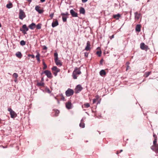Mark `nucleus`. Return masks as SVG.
<instances>
[{"label":"nucleus","mask_w":158,"mask_h":158,"mask_svg":"<svg viewBox=\"0 0 158 158\" xmlns=\"http://www.w3.org/2000/svg\"><path fill=\"white\" fill-rule=\"evenodd\" d=\"M91 45L90 41H88L86 43V46L85 48V50L86 51H90L91 49Z\"/></svg>","instance_id":"9b49d317"},{"label":"nucleus","mask_w":158,"mask_h":158,"mask_svg":"<svg viewBox=\"0 0 158 158\" xmlns=\"http://www.w3.org/2000/svg\"><path fill=\"white\" fill-rule=\"evenodd\" d=\"M47 49V48L46 47V46H44V50H46Z\"/></svg>","instance_id":"603ef678"},{"label":"nucleus","mask_w":158,"mask_h":158,"mask_svg":"<svg viewBox=\"0 0 158 158\" xmlns=\"http://www.w3.org/2000/svg\"><path fill=\"white\" fill-rule=\"evenodd\" d=\"M88 53L87 52L84 53V56L85 57H87L88 56Z\"/></svg>","instance_id":"a19ab883"},{"label":"nucleus","mask_w":158,"mask_h":158,"mask_svg":"<svg viewBox=\"0 0 158 158\" xmlns=\"http://www.w3.org/2000/svg\"><path fill=\"white\" fill-rule=\"evenodd\" d=\"M119 153V152H118V151L117 152V154H118Z\"/></svg>","instance_id":"052dcab7"},{"label":"nucleus","mask_w":158,"mask_h":158,"mask_svg":"<svg viewBox=\"0 0 158 158\" xmlns=\"http://www.w3.org/2000/svg\"><path fill=\"white\" fill-rule=\"evenodd\" d=\"M157 139H155L153 142V145L157 144Z\"/></svg>","instance_id":"f704fd0d"},{"label":"nucleus","mask_w":158,"mask_h":158,"mask_svg":"<svg viewBox=\"0 0 158 158\" xmlns=\"http://www.w3.org/2000/svg\"><path fill=\"white\" fill-rule=\"evenodd\" d=\"M59 25V23L58 20L56 19H54L52 23V26L53 27H54Z\"/></svg>","instance_id":"4468645a"},{"label":"nucleus","mask_w":158,"mask_h":158,"mask_svg":"<svg viewBox=\"0 0 158 158\" xmlns=\"http://www.w3.org/2000/svg\"><path fill=\"white\" fill-rule=\"evenodd\" d=\"M134 14L135 19H136L138 20L141 17V15L140 12L139 13L138 12H136Z\"/></svg>","instance_id":"ddd939ff"},{"label":"nucleus","mask_w":158,"mask_h":158,"mask_svg":"<svg viewBox=\"0 0 158 158\" xmlns=\"http://www.w3.org/2000/svg\"><path fill=\"white\" fill-rule=\"evenodd\" d=\"M153 136L154 138V139H157V136L156 135L154 134Z\"/></svg>","instance_id":"de8ad7c7"},{"label":"nucleus","mask_w":158,"mask_h":158,"mask_svg":"<svg viewBox=\"0 0 158 158\" xmlns=\"http://www.w3.org/2000/svg\"><path fill=\"white\" fill-rule=\"evenodd\" d=\"M100 74L101 76H103V75H105L106 74V73L105 71L104 70H101L100 72Z\"/></svg>","instance_id":"b1692460"},{"label":"nucleus","mask_w":158,"mask_h":158,"mask_svg":"<svg viewBox=\"0 0 158 158\" xmlns=\"http://www.w3.org/2000/svg\"><path fill=\"white\" fill-rule=\"evenodd\" d=\"M13 6L12 4L11 3H10L6 5V7L8 8H11Z\"/></svg>","instance_id":"c85d7f7f"},{"label":"nucleus","mask_w":158,"mask_h":158,"mask_svg":"<svg viewBox=\"0 0 158 158\" xmlns=\"http://www.w3.org/2000/svg\"><path fill=\"white\" fill-rule=\"evenodd\" d=\"M96 101H97V100H96V99H93V103L94 104V103H95L96 102Z\"/></svg>","instance_id":"c03bdc74"},{"label":"nucleus","mask_w":158,"mask_h":158,"mask_svg":"<svg viewBox=\"0 0 158 158\" xmlns=\"http://www.w3.org/2000/svg\"><path fill=\"white\" fill-rule=\"evenodd\" d=\"M36 25L35 23H32L31 24H30L28 27L31 29L33 30L35 27Z\"/></svg>","instance_id":"a211bd4d"},{"label":"nucleus","mask_w":158,"mask_h":158,"mask_svg":"<svg viewBox=\"0 0 158 158\" xmlns=\"http://www.w3.org/2000/svg\"><path fill=\"white\" fill-rule=\"evenodd\" d=\"M114 35H113L111 36H110V38L111 40L112 38H114Z\"/></svg>","instance_id":"49530a36"},{"label":"nucleus","mask_w":158,"mask_h":158,"mask_svg":"<svg viewBox=\"0 0 158 158\" xmlns=\"http://www.w3.org/2000/svg\"><path fill=\"white\" fill-rule=\"evenodd\" d=\"M53 110L55 112V116H57L60 113L59 111L57 110Z\"/></svg>","instance_id":"a878e982"},{"label":"nucleus","mask_w":158,"mask_h":158,"mask_svg":"<svg viewBox=\"0 0 158 158\" xmlns=\"http://www.w3.org/2000/svg\"><path fill=\"white\" fill-rule=\"evenodd\" d=\"M62 20L64 22H65L67 21V18L65 16H62Z\"/></svg>","instance_id":"72a5a7b5"},{"label":"nucleus","mask_w":158,"mask_h":158,"mask_svg":"<svg viewBox=\"0 0 158 158\" xmlns=\"http://www.w3.org/2000/svg\"><path fill=\"white\" fill-rule=\"evenodd\" d=\"M17 81V78H15V79L14 80V81L15 82H16Z\"/></svg>","instance_id":"5fc2aeb1"},{"label":"nucleus","mask_w":158,"mask_h":158,"mask_svg":"<svg viewBox=\"0 0 158 158\" xmlns=\"http://www.w3.org/2000/svg\"><path fill=\"white\" fill-rule=\"evenodd\" d=\"M57 102H58V103H59V100H57Z\"/></svg>","instance_id":"13d9d810"},{"label":"nucleus","mask_w":158,"mask_h":158,"mask_svg":"<svg viewBox=\"0 0 158 158\" xmlns=\"http://www.w3.org/2000/svg\"><path fill=\"white\" fill-rule=\"evenodd\" d=\"M44 82L41 81L40 82H37L36 85L38 87L44 86Z\"/></svg>","instance_id":"4be33fe9"},{"label":"nucleus","mask_w":158,"mask_h":158,"mask_svg":"<svg viewBox=\"0 0 158 158\" xmlns=\"http://www.w3.org/2000/svg\"><path fill=\"white\" fill-rule=\"evenodd\" d=\"M43 64L44 65V67L43 68V69L44 70L45 69L47 68V66L46 64L44 62H43Z\"/></svg>","instance_id":"4c0bfd02"},{"label":"nucleus","mask_w":158,"mask_h":158,"mask_svg":"<svg viewBox=\"0 0 158 158\" xmlns=\"http://www.w3.org/2000/svg\"><path fill=\"white\" fill-rule=\"evenodd\" d=\"M103 61V59H102L100 60V64H102Z\"/></svg>","instance_id":"09e8293b"},{"label":"nucleus","mask_w":158,"mask_h":158,"mask_svg":"<svg viewBox=\"0 0 158 158\" xmlns=\"http://www.w3.org/2000/svg\"><path fill=\"white\" fill-rule=\"evenodd\" d=\"M79 126L80 127L82 128H84L85 127V124L83 123L82 119L81 120V123H80Z\"/></svg>","instance_id":"393cba45"},{"label":"nucleus","mask_w":158,"mask_h":158,"mask_svg":"<svg viewBox=\"0 0 158 158\" xmlns=\"http://www.w3.org/2000/svg\"><path fill=\"white\" fill-rule=\"evenodd\" d=\"M28 2H29V4H30V3L31 2L32 0H26Z\"/></svg>","instance_id":"3c124183"},{"label":"nucleus","mask_w":158,"mask_h":158,"mask_svg":"<svg viewBox=\"0 0 158 158\" xmlns=\"http://www.w3.org/2000/svg\"><path fill=\"white\" fill-rule=\"evenodd\" d=\"M16 56L19 58H21L22 56V55L21 52H18L16 53L15 54Z\"/></svg>","instance_id":"6ab92c4d"},{"label":"nucleus","mask_w":158,"mask_h":158,"mask_svg":"<svg viewBox=\"0 0 158 158\" xmlns=\"http://www.w3.org/2000/svg\"><path fill=\"white\" fill-rule=\"evenodd\" d=\"M69 15V14L67 12H66L65 13H63L61 14V15L62 16H65V15Z\"/></svg>","instance_id":"e433bc0d"},{"label":"nucleus","mask_w":158,"mask_h":158,"mask_svg":"<svg viewBox=\"0 0 158 158\" xmlns=\"http://www.w3.org/2000/svg\"><path fill=\"white\" fill-rule=\"evenodd\" d=\"M55 98L57 100H58L56 97H55Z\"/></svg>","instance_id":"4d7b16f0"},{"label":"nucleus","mask_w":158,"mask_h":158,"mask_svg":"<svg viewBox=\"0 0 158 158\" xmlns=\"http://www.w3.org/2000/svg\"><path fill=\"white\" fill-rule=\"evenodd\" d=\"M88 0H82V2H85L87 1Z\"/></svg>","instance_id":"8fccbe9b"},{"label":"nucleus","mask_w":158,"mask_h":158,"mask_svg":"<svg viewBox=\"0 0 158 158\" xmlns=\"http://www.w3.org/2000/svg\"><path fill=\"white\" fill-rule=\"evenodd\" d=\"M82 89L83 88L80 85H78L75 89V93H79Z\"/></svg>","instance_id":"9d476101"},{"label":"nucleus","mask_w":158,"mask_h":158,"mask_svg":"<svg viewBox=\"0 0 158 158\" xmlns=\"http://www.w3.org/2000/svg\"><path fill=\"white\" fill-rule=\"evenodd\" d=\"M58 55L57 52H55L54 53V61L57 65L60 66L62 65V63L61 61L58 59Z\"/></svg>","instance_id":"f03ea898"},{"label":"nucleus","mask_w":158,"mask_h":158,"mask_svg":"<svg viewBox=\"0 0 158 158\" xmlns=\"http://www.w3.org/2000/svg\"><path fill=\"white\" fill-rule=\"evenodd\" d=\"M80 68H78L76 67L75 68L74 70L73 71L72 74V76L73 79H77V75H79L81 73Z\"/></svg>","instance_id":"f257e3e1"},{"label":"nucleus","mask_w":158,"mask_h":158,"mask_svg":"<svg viewBox=\"0 0 158 158\" xmlns=\"http://www.w3.org/2000/svg\"><path fill=\"white\" fill-rule=\"evenodd\" d=\"M28 56H31L32 58H35V56L33 55L29 54Z\"/></svg>","instance_id":"37998d69"},{"label":"nucleus","mask_w":158,"mask_h":158,"mask_svg":"<svg viewBox=\"0 0 158 158\" xmlns=\"http://www.w3.org/2000/svg\"><path fill=\"white\" fill-rule=\"evenodd\" d=\"M41 24L39 23L35 27H36V28L37 29H40L41 28Z\"/></svg>","instance_id":"c756f323"},{"label":"nucleus","mask_w":158,"mask_h":158,"mask_svg":"<svg viewBox=\"0 0 158 158\" xmlns=\"http://www.w3.org/2000/svg\"><path fill=\"white\" fill-rule=\"evenodd\" d=\"M80 14H85V10L83 7H81L80 10Z\"/></svg>","instance_id":"5701e85b"},{"label":"nucleus","mask_w":158,"mask_h":158,"mask_svg":"<svg viewBox=\"0 0 158 158\" xmlns=\"http://www.w3.org/2000/svg\"><path fill=\"white\" fill-rule=\"evenodd\" d=\"M95 99H96V100H97L99 98V96L98 95H97L95 96Z\"/></svg>","instance_id":"a18cd8bd"},{"label":"nucleus","mask_w":158,"mask_h":158,"mask_svg":"<svg viewBox=\"0 0 158 158\" xmlns=\"http://www.w3.org/2000/svg\"><path fill=\"white\" fill-rule=\"evenodd\" d=\"M13 76L15 78H17L18 77V75L17 73H14L13 75Z\"/></svg>","instance_id":"473e14b6"},{"label":"nucleus","mask_w":158,"mask_h":158,"mask_svg":"<svg viewBox=\"0 0 158 158\" xmlns=\"http://www.w3.org/2000/svg\"><path fill=\"white\" fill-rule=\"evenodd\" d=\"M26 16L25 13L23 10L21 9L20 10L19 15V18L23 20L24 18L26 17Z\"/></svg>","instance_id":"423d86ee"},{"label":"nucleus","mask_w":158,"mask_h":158,"mask_svg":"<svg viewBox=\"0 0 158 158\" xmlns=\"http://www.w3.org/2000/svg\"><path fill=\"white\" fill-rule=\"evenodd\" d=\"M70 13L73 17H78V14L76 12L73 10H71L70 11Z\"/></svg>","instance_id":"2eb2a0df"},{"label":"nucleus","mask_w":158,"mask_h":158,"mask_svg":"<svg viewBox=\"0 0 158 158\" xmlns=\"http://www.w3.org/2000/svg\"><path fill=\"white\" fill-rule=\"evenodd\" d=\"M28 28L27 27L26 24L23 25L22 28H20V30L22 31L24 34H27L26 32L28 31Z\"/></svg>","instance_id":"20e7f679"},{"label":"nucleus","mask_w":158,"mask_h":158,"mask_svg":"<svg viewBox=\"0 0 158 158\" xmlns=\"http://www.w3.org/2000/svg\"><path fill=\"white\" fill-rule=\"evenodd\" d=\"M97 54L99 56H101V54H102L101 51H98L97 52Z\"/></svg>","instance_id":"c9c22d12"},{"label":"nucleus","mask_w":158,"mask_h":158,"mask_svg":"<svg viewBox=\"0 0 158 158\" xmlns=\"http://www.w3.org/2000/svg\"><path fill=\"white\" fill-rule=\"evenodd\" d=\"M44 73H45L49 78H52V73L50 71L48 70H45L41 74H43Z\"/></svg>","instance_id":"1a4fd4ad"},{"label":"nucleus","mask_w":158,"mask_h":158,"mask_svg":"<svg viewBox=\"0 0 158 158\" xmlns=\"http://www.w3.org/2000/svg\"><path fill=\"white\" fill-rule=\"evenodd\" d=\"M129 64V63L128 62H127V63H126V64H127V69H126V70L127 71L128 69H129V66L128 65Z\"/></svg>","instance_id":"79ce46f5"},{"label":"nucleus","mask_w":158,"mask_h":158,"mask_svg":"<svg viewBox=\"0 0 158 158\" xmlns=\"http://www.w3.org/2000/svg\"><path fill=\"white\" fill-rule=\"evenodd\" d=\"M72 104L71 102L69 101L66 103V107L67 108L70 109L71 108Z\"/></svg>","instance_id":"f3484780"},{"label":"nucleus","mask_w":158,"mask_h":158,"mask_svg":"<svg viewBox=\"0 0 158 158\" xmlns=\"http://www.w3.org/2000/svg\"><path fill=\"white\" fill-rule=\"evenodd\" d=\"M60 99L61 100H63V101H64L65 100V98L63 96V95H61L60 96Z\"/></svg>","instance_id":"58836bf2"},{"label":"nucleus","mask_w":158,"mask_h":158,"mask_svg":"<svg viewBox=\"0 0 158 158\" xmlns=\"http://www.w3.org/2000/svg\"><path fill=\"white\" fill-rule=\"evenodd\" d=\"M85 107L87 108L90 106V105L89 103H86L84 104Z\"/></svg>","instance_id":"7c9ffc66"},{"label":"nucleus","mask_w":158,"mask_h":158,"mask_svg":"<svg viewBox=\"0 0 158 158\" xmlns=\"http://www.w3.org/2000/svg\"><path fill=\"white\" fill-rule=\"evenodd\" d=\"M8 111L10 112V117L12 118H14L17 116L16 113L11 108H9L8 109Z\"/></svg>","instance_id":"39448f33"},{"label":"nucleus","mask_w":158,"mask_h":158,"mask_svg":"<svg viewBox=\"0 0 158 158\" xmlns=\"http://www.w3.org/2000/svg\"><path fill=\"white\" fill-rule=\"evenodd\" d=\"M122 151H123V150H120V152H122Z\"/></svg>","instance_id":"bf43d9fd"},{"label":"nucleus","mask_w":158,"mask_h":158,"mask_svg":"<svg viewBox=\"0 0 158 158\" xmlns=\"http://www.w3.org/2000/svg\"><path fill=\"white\" fill-rule=\"evenodd\" d=\"M45 0H40L41 2H43L45 1Z\"/></svg>","instance_id":"864d4df0"},{"label":"nucleus","mask_w":158,"mask_h":158,"mask_svg":"<svg viewBox=\"0 0 158 158\" xmlns=\"http://www.w3.org/2000/svg\"><path fill=\"white\" fill-rule=\"evenodd\" d=\"M20 44L22 46H24L25 45L26 42L24 40H22L20 41Z\"/></svg>","instance_id":"2f4dec72"},{"label":"nucleus","mask_w":158,"mask_h":158,"mask_svg":"<svg viewBox=\"0 0 158 158\" xmlns=\"http://www.w3.org/2000/svg\"><path fill=\"white\" fill-rule=\"evenodd\" d=\"M40 54L39 53H38L37 55L36 56V58L37 61L40 62Z\"/></svg>","instance_id":"bb28decb"},{"label":"nucleus","mask_w":158,"mask_h":158,"mask_svg":"<svg viewBox=\"0 0 158 158\" xmlns=\"http://www.w3.org/2000/svg\"><path fill=\"white\" fill-rule=\"evenodd\" d=\"M151 148L155 152H158V144L153 145L151 146Z\"/></svg>","instance_id":"f8f14e48"},{"label":"nucleus","mask_w":158,"mask_h":158,"mask_svg":"<svg viewBox=\"0 0 158 158\" xmlns=\"http://www.w3.org/2000/svg\"><path fill=\"white\" fill-rule=\"evenodd\" d=\"M151 73V72H146L144 75V76L146 77H147L149 76V75Z\"/></svg>","instance_id":"cd10ccee"},{"label":"nucleus","mask_w":158,"mask_h":158,"mask_svg":"<svg viewBox=\"0 0 158 158\" xmlns=\"http://www.w3.org/2000/svg\"><path fill=\"white\" fill-rule=\"evenodd\" d=\"M140 48L141 49L144 50L146 51L149 49V48H148V46L145 45L144 43H141L140 44Z\"/></svg>","instance_id":"6e6552de"},{"label":"nucleus","mask_w":158,"mask_h":158,"mask_svg":"<svg viewBox=\"0 0 158 158\" xmlns=\"http://www.w3.org/2000/svg\"><path fill=\"white\" fill-rule=\"evenodd\" d=\"M141 25L139 24H138L136 25L135 28V30L138 32H139L140 31Z\"/></svg>","instance_id":"412c9836"},{"label":"nucleus","mask_w":158,"mask_h":158,"mask_svg":"<svg viewBox=\"0 0 158 158\" xmlns=\"http://www.w3.org/2000/svg\"><path fill=\"white\" fill-rule=\"evenodd\" d=\"M52 70L53 73L55 76H56L57 73L60 71V69L56 66L53 67L52 68Z\"/></svg>","instance_id":"7ed1b4c3"},{"label":"nucleus","mask_w":158,"mask_h":158,"mask_svg":"<svg viewBox=\"0 0 158 158\" xmlns=\"http://www.w3.org/2000/svg\"><path fill=\"white\" fill-rule=\"evenodd\" d=\"M74 93L73 90L70 88H69L65 92V94L67 96H70L72 95Z\"/></svg>","instance_id":"0eeeda50"},{"label":"nucleus","mask_w":158,"mask_h":158,"mask_svg":"<svg viewBox=\"0 0 158 158\" xmlns=\"http://www.w3.org/2000/svg\"><path fill=\"white\" fill-rule=\"evenodd\" d=\"M40 7L38 6H36L35 7V10L39 12V13L41 14L43 12V10L40 9Z\"/></svg>","instance_id":"dca6fc26"},{"label":"nucleus","mask_w":158,"mask_h":158,"mask_svg":"<svg viewBox=\"0 0 158 158\" xmlns=\"http://www.w3.org/2000/svg\"><path fill=\"white\" fill-rule=\"evenodd\" d=\"M120 17L121 15L119 14L117 15H114L113 16V18L115 19L116 20H118Z\"/></svg>","instance_id":"aec40b11"},{"label":"nucleus","mask_w":158,"mask_h":158,"mask_svg":"<svg viewBox=\"0 0 158 158\" xmlns=\"http://www.w3.org/2000/svg\"><path fill=\"white\" fill-rule=\"evenodd\" d=\"M54 13H52L51 15H50L49 16L50 17V19H52L53 16H54Z\"/></svg>","instance_id":"ea45409f"},{"label":"nucleus","mask_w":158,"mask_h":158,"mask_svg":"<svg viewBox=\"0 0 158 158\" xmlns=\"http://www.w3.org/2000/svg\"><path fill=\"white\" fill-rule=\"evenodd\" d=\"M44 78L43 77H42L41 78V81L43 82V81H44Z\"/></svg>","instance_id":"6e6d98bb"}]
</instances>
